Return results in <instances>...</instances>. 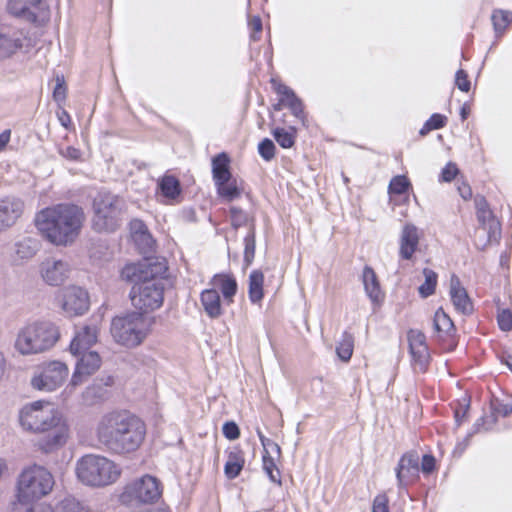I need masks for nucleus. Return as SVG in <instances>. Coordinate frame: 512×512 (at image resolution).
Wrapping results in <instances>:
<instances>
[{
	"label": "nucleus",
	"instance_id": "69168bd1",
	"mask_svg": "<svg viewBox=\"0 0 512 512\" xmlns=\"http://www.w3.org/2000/svg\"><path fill=\"white\" fill-rule=\"evenodd\" d=\"M506 366L511 370L512 372V356H507L504 360Z\"/></svg>",
	"mask_w": 512,
	"mask_h": 512
},
{
	"label": "nucleus",
	"instance_id": "5701e85b",
	"mask_svg": "<svg viewBox=\"0 0 512 512\" xmlns=\"http://www.w3.org/2000/svg\"><path fill=\"white\" fill-rule=\"evenodd\" d=\"M40 242L33 237H22L13 246L11 259L14 264L20 265L30 261L39 251Z\"/></svg>",
	"mask_w": 512,
	"mask_h": 512
},
{
	"label": "nucleus",
	"instance_id": "58836bf2",
	"mask_svg": "<svg viewBox=\"0 0 512 512\" xmlns=\"http://www.w3.org/2000/svg\"><path fill=\"white\" fill-rule=\"evenodd\" d=\"M272 454L273 453L271 451L264 452L262 457L263 470L268 475L271 481L279 483V470L276 466L275 458Z\"/></svg>",
	"mask_w": 512,
	"mask_h": 512
},
{
	"label": "nucleus",
	"instance_id": "c85d7f7f",
	"mask_svg": "<svg viewBox=\"0 0 512 512\" xmlns=\"http://www.w3.org/2000/svg\"><path fill=\"white\" fill-rule=\"evenodd\" d=\"M362 277L364 289L369 299L373 303H380L383 299V294L375 271L371 267L366 266L363 269Z\"/></svg>",
	"mask_w": 512,
	"mask_h": 512
},
{
	"label": "nucleus",
	"instance_id": "473e14b6",
	"mask_svg": "<svg viewBox=\"0 0 512 512\" xmlns=\"http://www.w3.org/2000/svg\"><path fill=\"white\" fill-rule=\"evenodd\" d=\"M162 195L168 200L173 201L179 197L181 193L179 181L171 175L163 176L158 182Z\"/></svg>",
	"mask_w": 512,
	"mask_h": 512
},
{
	"label": "nucleus",
	"instance_id": "39448f33",
	"mask_svg": "<svg viewBox=\"0 0 512 512\" xmlns=\"http://www.w3.org/2000/svg\"><path fill=\"white\" fill-rule=\"evenodd\" d=\"M238 290L235 277L230 273L215 274L208 287L200 293V303L205 314L218 319L224 314V307L234 302Z\"/></svg>",
	"mask_w": 512,
	"mask_h": 512
},
{
	"label": "nucleus",
	"instance_id": "9d476101",
	"mask_svg": "<svg viewBox=\"0 0 512 512\" xmlns=\"http://www.w3.org/2000/svg\"><path fill=\"white\" fill-rule=\"evenodd\" d=\"M125 202L117 195L99 193L93 202L92 226L99 232L114 231L120 224Z\"/></svg>",
	"mask_w": 512,
	"mask_h": 512
},
{
	"label": "nucleus",
	"instance_id": "4c0bfd02",
	"mask_svg": "<svg viewBox=\"0 0 512 512\" xmlns=\"http://www.w3.org/2000/svg\"><path fill=\"white\" fill-rule=\"evenodd\" d=\"M12 512H54L53 508L46 503H12Z\"/></svg>",
	"mask_w": 512,
	"mask_h": 512
},
{
	"label": "nucleus",
	"instance_id": "aec40b11",
	"mask_svg": "<svg viewBox=\"0 0 512 512\" xmlns=\"http://www.w3.org/2000/svg\"><path fill=\"white\" fill-rule=\"evenodd\" d=\"M24 212V202L16 197L0 199V233L12 227Z\"/></svg>",
	"mask_w": 512,
	"mask_h": 512
},
{
	"label": "nucleus",
	"instance_id": "49530a36",
	"mask_svg": "<svg viewBox=\"0 0 512 512\" xmlns=\"http://www.w3.org/2000/svg\"><path fill=\"white\" fill-rule=\"evenodd\" d=\"M459 173L457 165L453 162H449L442 169L440 174V181L451 182Z\"/></svg>",
	"mask_w": 512,
	"mask_h": 512
},
{
	"label": "nucleus",
	"instance_id": "393cba45",
	"mask_svg": "<svg viewBox=\"0 0 512 512\" xmlns=\"http://www.w3.org/2000/svg\"><path fill=\"white\" fill-rule=\"evenodd\" d=\"M449 294L451 302L458 312L463 314H469L472 312L473 305L470 297L456 275L451 276Z\"/></svg>",
	"mask_w": 512,
	"mask_h": 512
},
{
	"label": "nucleus",
	"instance_id": "b1692460",
	"mask_svg": "<svg viewBox=\"0 0 512 512\" xmlns=\"http://www.w3.org/2000/svg\"><path fill=\"white\" fill-rule=\"evenodd\" d=\"M475 205L481 229L488 233L489 239L496 238L500 231V224L493 216L486 200L483 197H476Z\"/></svg>",
	"mask_w": 512,
	"mask_h": 512
},
{
	"label": "nucleus",
	"instance_id": "0eeeda50",
	"mask_svg": "<svg viewBox=\"0 0 512 512\" xmlns=\"http://www.w3.org/2000/svg\"><path fill=\"white\" fill-rule=\"evenodd\" d=\"M58 339L59 331L54 324L46 321L33 322L19 330L14 347L21 355L30 356L51 349Z\"/></svg>",
	"mask_w": 512,
	"mask_h": 512
},
{
	"label": "nucleus",
	"instance_id": "37998d69",
	"mask_svg": "<svg viewBox=\"0 0 512 512\" xmlns=\"http://www.w3.org/2000/svg\"><path fill=\"white\" fill-rule=\"evenodd\" d=\"M258 152L264 160L270 161L275 155V145L270 139L266 138L259 143Z\"/></svg>",
	"mask_w": 512,
	"mask_h": 512
},
{
	"label": "nucleus",
	"instance_id": "2f4dec72",
	"mask_svg": "<svg viewBox=\"0 0 512 512\" xmlns=\"http://www.w3.org/2000/svg\"><path fill=\"white\" fill-rule=\"evenodd\" d=\"M434 331L440 338L450 336L454 331V324L450 317L444 312L442 308H439L434 315L433 319Z\"/></svg>",
	"mask_w": 512,
	"mask_h": 512
},
{
	"label": "nucleus",
	"instance_id": "864d4df0",
	"mask_svg": "<svg viewBox=\"0 0 512 512\" xmlns=\"http://www.w3.org/2000/svg\"><path fill=\"white\" fill-rule=\"evenodd\" d=\"M59 153L70 160H78L81 156L80 151L72 146L60 147Z\"/></svg>",
	"mask_w": 512,
	"mask_h": 512
},
{
	"label": "nucleus",
	"instance_id": "2eb2a0df",
	"mask_svg": "<svg viewBox=\"0 0 512 512\" xmlns=\"http://www.w3.org/2000/svg\"><path fill=\"white\" fill-rule=\"evenodd\" d=\"M58 301L63 312L69 317L80 316L89 309L88 293L78 286H68L62 289Z\"/></svg>",
	"mask_w": 512,
	"mask_h": 512
},
{
	"label": "nucleus",
	"instance_id": "7ed1b4c3",
	"mask_svg": "<svg viewBox=\"0 0 512 512\" xmlns=\"http://www.w3.org/2000/svg\"><path fill=\"white\" fill-rule=\"evenodd\" d=\"M86 221L82 207L72 203L53 204L39 210L34 225L40 236L54 246L73 244Z\"/></svg>",
	"mask_w": 512,
	"mask_h": 512
},
{
	"label": "nucleus",
	"instance_id": "4468645a",
	"mask_svg": "<svg viewBox=\"0 0 512 512\" xmlns=\"http://www.w3.org/2000/svg\"><path fill=\"white\" fill-rule=\"evenodd\" d=\"M76 358L69 386L75 388L94 375L102 365V358L97 351H86L79 354H71Z\"/></svg>",
	"mask_w": 512,
	"mask_h": 512
},
{
	"label": "nucleus",
	"instance_id": "cd10ccee",
	"mask_svg": "<svg viewBox=\"0 0 512 512\" xmlns=\"http://www.w3.org/2000/svg\"><path fill=\"white\" fill-rule=\"evenodd\" d=\"M217 194L226 201H233L240 197L243 187L241 182H239L232 175L230 177L225 178V180H220L215 182Z\"/></svg>",
	"mask_w": 512,
	"mask_h": 512
},
{
	"label": "nucleus",
	"instance_id": "de8ad7c7",
	"mask_svg": "<svg viewBox=\"0 0 512 512\" xmlns=\"http://www.w3.org/2000/svg\"><path fill=\"white\" fill-rule=\"evenodd\" d=\"M55 81H56V85L53 90V98L56 102L61 103L66 98V86H65L64 78L61 76H57Z\"/></svg>",
	"mask_w": 512,
	"mask_h": 512
},
{
	"label": "nucleus",
	"instance_id": "423d86ee",
	"mask_svg": "<svg viewBox=\"0 0 512 512\" xmlns=\"http://www.w3.org/2000/svg\"><path fill=\"white\" fill-rule=\"evenodd\" d=\"M75 473L78 480L90 487H105L115 483L121 476V467L109 458L97 454H87L76 462Z\"/></svg>",
	"mask_w": 512,
	"mask_h": 512
},
{
	"label": "nucleus",
	"instance_id": "4be33fe9",
	"mask_svg": "<svg viewBox=\"0 0 512 512\" xmlns=\"http://www.w3.org/2000/svg\"><path fill=\"white\" fill-rule=\"evenodd\" d=\"M421 231L413 224L407 223L402 228L399 239V255L404 260H410L418 248Z\"/></svg>",
	"mask_w": 512,
	"mask_h": 512
},
{
	"label": "nucleus",
	"instance_id": "5fc2aeb1",
	"mask_svg": "<svg viewBox=\"0 0 512 512\" xmlns=\"http://www.w3.org/2000/svg\"><path fill=\"white\" fill-rule=\"evenodd\" d=\"M435 459L431 455H424L421 462V470L423 473L429 474L434 470Z\"/></svg>",
	"mask_w": 512,
	"mask_h": 512
},
{
	"label": "nucleus",
	"instance_id": "72a5a7b5",
	"mask_svg": "<svg viewBox=\"0 0 512 512\" xmlns=\"http://www.w3.org/2000/svg\"><path fill=\"white\" fill-rule=\"evenodd\" d=\"M264 275L259 270H254L249 276V299L253 303H258L263 298Z\"/></svg>",
	"mask_w": 512,
	"mask_h": 512
},
{
	"label": "nucleus",
	"instance_id": "c03bdc74",
	"mask_svg": "<svg viewBox=\"0 0 512 512\" xmlns=\"http://www.w3.org/2000/svg\"><path fill=\"white\" fill-rule=\"evenodd\" d=\"M446 123V117L441 114H433L425 123L421 130V134L425 133V130H435L442 128Z\"/></svg>",
	"mask_w": 512,
	"mask_h": 512
},
{
	"label": "nucleus",
	"instance_id": "052dcab7",
	"mask_svg": "<svg viewBox=\"0 0 512 512\" xmlns=\"http://www.w3.org/2000/svg\"><path fill=\"white\" fill-rule=\"evenodd\" d=\"M482 421L485 430L492 429L496 423V414L492 412L489 416L484 417Z\"/></svg>",
	"mask_w": 512,
	"mask_h": 512
},
{
	"label": "nucleus",
	"instance_id": "1a4fd4ad",
	"mask_svg": "<svg viewBox=\"0 0 512 512\" xmlns=\"http://www.w3.org/2000/svg\"><path fill=\"white\" fill-rule=\"evenodd\" d=\"M52 474L41 466H31L23 470L17 483L16 500L13 503L32 502L47 495L53 488Z\"/></svg>",
	"mask_w": 512,
	"mask_h": 512
},
{
	"label": "nucleus",
	"instance_id": "e433bc0d",
	"mask_svg": "<svg viewBox=\"0 0 512 512\" xmlns=\"http://www.w3.org/2000/svg\"><path fill=\"white\" fill-rule=\"evenodd\" d=\"M411 187V182L404 175L394 176L388 187L390 195H402L405 194Z\"/></svg>",
	"mask_w": 512,
	"mask_h": 512
},
{
	"label": "nucleus",
	"instance_id": "a878e982",
	"mask_svg": "<svg viewBox=\"0 0 512 512\" xmlns=\"http://www.w3.org/2000/svg\"><path fill=\"white\" fill-rule=\"evenodd\" d=\"M274 89L279 95V102L281 105L288 107L294 116L300 119H304L303 107L300 99L294 94V92L284 84L274 82Z\"/></svg>",
	"mask_w": 512,
	"mask_h": 512
},
{
	"label": "nucleus",
	"instance_id": "20e7f679",
	"mask_svg": "<svg viewBox=\"0 0 512 512\" xmlns=\"http://www.w3.org/2000/svg\"><path fill=\"white\" fill-rule=\"evenodd\" d=\"M99 440L118 452H132L142 444L146 426L137 416L128 412L104 415L97 427Z\"/></svg>",
	"mask_w": 512,
	"mask_h": 512
},
{
	"label": "nucleus",
	"instance_id": "e2e57ef3",
	"mask_svg": "<svg viewBox=\"0 0 512 512\" xmlns=\"http://www.w3.org/2000/svg\"><path fill=\"white\" fill-rule=\"evenodd\" d=\"M249 26L254 32H260L262 29L261 19L259 17H253L249 22Z\"/></svg>",
	"mask_w": 512,
	"mask_h": 512
},
{
	"label": "nucleus",
	"instance_id": "6ab92c4d",
	"mask_svg": "<svg viewBox=\"0 0 512 512\" xmlns=\"http://www.w3.org/2000/svg\"><path fill=\"white\" fill-rule=\"evenodd\" d=\"M408 342L415 368L424 371L430 359L425 335L419 330L412 329L408 332Z\"/></svg>",
	"mask_w": 512,
	"mask_h": 512
},
{
	"label": "nucleus",
	"instance_id": "6e6d98bb",
	"mask_svg": "<svg viewBox=\"0 0 512 512\" xmlns=\"http://www.w3.org/2000/svg\"><path fill=\"white\" fill-rule=\"evenodd\" d=\"M60 509L62 512H78L79 503L74 499H66L61 503Z\"/></svg>",
	"mask_w": 512,
	"mask_h": 512
},
{
	"label": "nucleus",
	"instance_id": "c756f323",
	"mask_svg": "<svg viewBox=\"0 0 512 512\" xmlns=\"http://www.w3.org/2000/svg\"><path fill=\"white\" fill-rule=\"evenodd\" d=\"M245 464L243 451L238 448H232L228 453V458L224 466V473L227 478L234 479L242 471Z\"/></svg>",
	"mask_w": 512,
	"mask_h": 512
},
{
	"label": "nucleus",
	"instance_id": "ddd939ff",
	"mask_svg": "<svg viewBox=\"0 0 512 512\" xmlns=\"http://www.w3.org/2000/svg\"><path fill=\"white\" fill-rule=\"evenodd\" d=\"M6 10L13 17L38 24L50 18V9L44 0H8Z\"/></svg>",
	"mask_w": 512,
	"mask_h": 512
},
{
	"label": "nucleus",
	"instance_id": "a18cd8bd",
	"mask_svg": "<svg viewBox=\"0 0 512 512\" xmlns=\"http://www.w3.org/2000/svg\"><path fill=\"white\" fill-rule=\"evenodd\" d=\"M257 434H258L259 440L263 446L264 452L271 451L272 453H274L276 455L277 458H279L280 453H281L280 446L277 443H275L274 441H272L271 439L265 437L260 430L257 431Z\"/></svg>",
	"mask_w": 512,
	"mask_h": 512
},
{
	"label": "nucleus",
	"instance_id": "79ce46f5",
	"mask_svg": "<svg viewBox=\"0 0 512 512\" xmlns=\"http://www.w3.org/2000/svg\"><path fill=\"white\" fill-rule=\"evenodd\" d=\"M244 242V262L246 266H249L252 263L255 256V235L253 231L247 234V236L244 239Z\"/></svg>",
	"mask_w": 512,
	"mask_h": 512
},
{
	"label": "nucleus",
	"instance_id": "7c9ffc66",
	"mask_svg": "<svg viewBox=\"0 0 512 512\" xmlns=\"http://www.w3.org/2000/svg\"><path fill=\"white\" fill-rule=\"evenodd\" d=\"M229 164L230 159L225 153H220L212 159V175L214 182L225 180V178L232 175Z\"/></svg>",
	"mask_w": 512,
	"mask_h": 512
},
{
	"label": "nucleus",
	"instance_id": "13d9d810",
	"mask_svg": "<svg viewBox=\"0 0 512 512\" xmlns=\"http://www.w3.org/2000/svg\"><path fill=\"white\" fill-rule=\"evenodd\" d=\"M457 190H458L460 196L464 200H468L472 196V190H471L470 186L465 182H462L461 184H459L457 187Z\"/></svg>",
	"mask_w": 512,
	"mask_h": 512
},
{
	"label": "nucleus",
	"instance_id": "8fccbe9b",
	"mask_svg": "<svg viewBox=\"0 0 512 512\" xmlns=\"http://www.w3.org/2000/svg\"><path fill=\"white\" fill-rule=\"evenodd\" d=\"M455 84L457 88L463 92H468L470 90V81L464 70L460 69L456 72Z\"/></svg>",
	"mask_w": 512,
	"mask_h": 512
},
{
	"label": "nucleus",
	"instance_id": "f03ea898",
	"mask_svg": "<svg viewBox=\"0 0 512 512\" xmlns=\"http://www.w3.org/2000/svg\"><path fill=\"white\" fill-rule=\"evenodd\" d=\"M166 272L167 265L160 260L129 263L123 267L121 278L134 283L130 298L137 312L144 315L163 305Z\"/></svg>",
	"mask_w": 512,
	"mask_h": 512
},
{
	"label": "nucleus",
	"instance_id": "f257e3e1",
	"mask_svg": "<svg viewBox=\"0 0 512 512\" xmlns=\"http://www.w3.org/2000/svg\"><path fill=\"white\" fill-rule=\"evenodd\" d=\"M20 427L39 435L37 446L50 453L62 448L70 437L68 420L58 407L47 400H36L23 405L18 412Z\"/></svg>",
	"mask_w": 512,
	"mask_h": 512
},
{
	"label": "nucleus",
	"instance_id": "0e129e2a",
	"mask_svg": "<svg viewBox=\"0 0 512 512\" xmlns=\"http://www.w3.org/2000/svg\"><path fill=\"white\" fill-rule=\"evenodd\" d=\"M10 140V130H5L0 134V151L8 144Z\"/></svg>",
	"mask_w": 512,
	"mask_h": 512
},
{
	"label": "nucleus",
	"instance_id": "603ef678",
	"mask_svg": "<svg viewBox=\"0 0 512 512\" xmlns=\"http://www.w3.org/2000/svg\"><path fill=\"white\" fill-rule=\"evenodd\" d=\"M373 512H389L386 495H378L373 501Z\"/></svg>",
	"mask_w": 512,
	"mask_h": 512
},
{
	"label": "nucleus",
	"instance_id": "dca6fc26",
	"mask_svg": "<svg viewBox=\"0 0 512 512\" xmlns=\"http://www.w3.org/2000/svg\"><path fill=\"white\" fill-rule=\"evenodd\" d=\"M99 331V326L96 323H85L77 326L69 345V352L79 354L93 351L92 347L98 342Z\"/></svg>",
	"mask_w": 512,
	"mask_h": 512
},
{
	"label": "nucleus",
	"instance_id": "680f3d73",
	"mask_svg": "<svg viewBox=\"0 0 512 512\" xmlns=\"http://www.w3.org/2000/svg\"><path fill=\"white\" fill-rule=\"evenodd\" d=\"M232 222L234 225H240L242 220L245 218L242 211L236 208L231 209Z\"/></svg>",
	"mask_w": 512,
	"mask_h": 512
},
{
	"label": "nucleus",
	"instance_id": "bb28decb",
	"mask_svg": "<svg viewBox=\"0 0 512 512\" xmlns=\"http://www.w3.org/2000/svg\"><path fill=\"white\" fill-rule=\"evenodd\" d=\"M131 237L138 248L146 253L153 248L154 240L143 221L134 219L130 222Z\"/></svg>",
	"mask_w": 512,
	"mask_h": 512
},
{
	"label": "nucleus",
	"instance_id": "a211bd4d",
	"mask_svg": "<svg viewBox=\"0 0 512 512\" xmlns=\"http://www.w3.org/2000/svg\"><path fill=\"white\" fill-rule=\"evenodd\" d=\"M25 37L19 30L0 25V61L16 55L24 46Z\"/></svg>",
	"mask_w": 512,
	"mask_h": 512
},
{
	"label": "nucleus",
	"instance_id": "09e8293b",
	"mask_svg": "<svg viewBox=\"0 0 512 512\" xmlns=\"http://www.w3.org/2000/svg\"><path fill=\"white\" fill-rule=\"evenodd\" d=\"M497 320L501 330L509 331L512 329V313L509 310H501L498 313Z\"/></svg>",
	"mask_w": 512,
	"mask_h": 512
},
{
	"label": "nucleus",
	"instance_id": "3c124183",
	"mask_svg": "<svg viewBox=\"0 0 512 512\" xmlns=\"http://www.w3.org/2000/svg\"><path fill=\"white\" fill-rule=\"evenodd\" d=\"M224 436L229 440H236L240 436L239 427L235 422H226L222 428Z\"/></svg>",
	"mask_w": 512,
	"mask_h": 512
},
{
	"label": "nucleus",
	"instance_id": "6e6552de",
	"mask_svg": "<svg viewBox=\"0 0 512 512\" xmlns=\"http://www.w3.org/2000/svg\"><path fill=\"white\" fill-rule=\"evenodd\" d=\"M153 323L152 317L134 311L112 320L111 335L116 343L127 348H135L148 337Z\"/></svg>",
	"mask_w": 512,
	"mask_h": 512
},
{
	"label": "nucleus",
	"instance_id": "9b49d317",
	"mask_svg": "<svg viewBox=\"0 0 512 512\" xmlns=\"http://www.w3.org/2000/svg\"><path fill=\"white\" fill-rule=\"evenodd\" d=\"M162 491L159 479L145 474L126 483L120 500L126 504H154L161 498Z\"/></svg>",
	"mask_w": 512,
	"mask_h": 512
},
{
	"label": "nucleus",
	"instance_id": "f704fd0d",
	"mask_svg": "<svg viewBox=\"0 0 512 512\" xmlns=\"http://www.w3.org/2000/svg\"><path fill=\"white\" fill-rule=\"evenodd\" d=\"M425 281L419 287V293L422 297L426 298L432 295L437 285V274L428 268L423 270Z\"/></svg>",
	"mask_w": 512,
	"mask_h": 512
},
{
	"label": "nucleus",
	"instance_id": "c9c22d12",
	"mask_svg": "<svg viewBox=\"0 0 512 512\" xmlns=\"http://www.w3.org/2000/svg\"><path fill=\"white\" fill-rule=\"evenodd\" d=\"M353 344L354 340L352 335L344 333L341 341L338 343L336 347V353L342 361L347 362L348 360H350L353 354Z\"/></svg>",
	"mask_w": 512,
	"mask_h": 512
},
{
	"label": "nucleus",
	"instance_id": "bf43d9fd",
	"mask_svg": "<svg viewBox=\"0 0 512 512\" xmlns=\"http://www.w3.org/2000/svg\"><path fill=\"white\" fill-rule=\"evenodd\" d=\"M57 117L63 127H69V124L71 123V118L70 115L64 109H61L57 112Z\"/></svg>",
	"mask_w": 512,
	"mask_h": 512
},
{
	"label": "nucleus",
	"instance_id": "412c9836",
	"mask_svg": "<svg viewBox=\"0 0 512 512\" xmlns=\"http://www.w3.org/2000/svg\"><path fill=\"white\" fill-rule=\"evenodd\" d=\"M396 477L400 488L406 487L419 477V456L408 453L401 457L396 468Z\"/></svg>",
	"mask_w": 512,
	"mask_h": 512
},
{
	"label": "nucleus",
	"instance_id": "774afa93",
	"mask_svg": "<svg viewBox=\"0 0 512 512\" xmlns=\"http://www.w3.org/2000/svg\"><path fill=\"white\" fill-rule=\"evenodd\" d=\"M131 512H152V510H150V509H143V510H134V511H131Z\"/></svg>",
	"mask_w": 512,
	"mask_h": 512
},
{
	"label": "nucleus",
	"instance_id": "ea45409f",
	"mask_svg": "<svg viewBox=\"0 0 512 512\" xmlns=\"http://www.w3.org/2000/svg\"><path fill=\"white\" fill-rule=\"evenodd\" d=\"M273 136L282 148H291L295 142V130L288 131L284 128L273 130Z\"/></svg>",
	"mask_w": 512,
	"mask_h": 512
},
{
	"label": "nucleus",
	"instance_id": "f8f14e48",
	"mask_svg": "<svg viewBox=\"0 0 512 512\" xmlns=\"http://www.w3.org/2000/svg\"><path fill=\"white\" fill-rule=\"evenodd\" d=\"M69 374L70 369L65 362L45 361L34 369L30 385L34 390L51 393L63 386Z\"/></svg>",
	"mask_w": 512,
	"mask_h": 512
},
{
	"label": "nucleus",
	"instance_id": "338daca9",
	"mask_svg": "<svg viewBox=\"0 0 512 512\" xmlns=\"http://www.w3.org/2000/svg\"><path fill=\"white\" fill-rule=\"evenodd\" d=\"M467 113H468V112H467V109H466L465 107H463V108L461 109V117H462V119H463V120H464V119H466V117H467Z\"/></svg>",
	"mask_w": 512,
	"mask_h": 512
},
{
	"label": "nucleus",
	"instance_id": "f3484780",
	"mask_svg": "<svg viewBox=\"0 0 512 512\" xmlns=\"http://www.w3.org/2000/svg\"><path fill=\"white\" fill-rule=\"evenodd\" d=\"M70 274L69 264L60 259L48 258L40 265V276L51 286L61 285Z\"/></svg>",
	"mask_w": 512,
	"mask_h": 512
},
{
	"label": "nucleus",
	"instance_id": "a19ab883",
	"mask_svg": "<svg viewBox=\"0 0 512 512\" xmlns=\"http://www.w3.org/2000/svg\"><path fill=\"white\" fill-rule=\"evenodd\" d=\"M491 18L495 31L502 32L512 22V12L496 10Z\"/></svg>",
	"mask_w": 512,
	"mask_h": 512
},
{
	"label": "nucleus",
	"instance_id": "4d7b16f0",
	"mask_svg": "<svg viewBox=\"0 0 512 512\" xmlns=\"http://www.w3.org/2000/svg\"><path fill=\"white\" fill-rule=\"evenodd\" d=\"M496 415H502L503 417L508 416L512 413V402L499 403L495 406L494 411Z\"/></svg>",
	"mask_w": 512,
	"mask_h": 512
}]
</instances>
